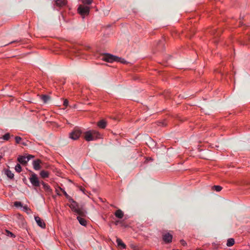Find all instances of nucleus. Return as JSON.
<instances>
[{
    "instance_id": "nucleus-1",
    "label": "nucleus",
    "mask_w": 250,
    "mask_h": 250,
    "mask_svg": "<svg viewBox=\"0 0 250 250\" xmlns=\"http://www.w3.org/2000/svg\"><path fill=\"white\" fill-rule=\"evenodd\" d=\"M100 136L99 133L94 130L86 131L83 134V137L87 141L95 140L100 138Z\"/></svg>"
},
{
    "instance_id": "nucleus-2",
    "label": "nucleus",
    "mask_w": 250,
    "mask_h": 250,
    "mask_svg": "<svg viewBox=\"0 0 250 250\" xmlns=\"http://www.w3.org/2000/svg\"><path fill=\"white\" fill-rule=\"evenodd\" d=\"M102 60L108 62H112L114 61L120 62L122 63H125V61L124 59L109 54H105L104 55Z\"/></svg>"
},
{
    "instance_id": "nucleus-3",
    "label": "nucleus",
    "mask_w": 250,
    "mask_h": 250,
    "mask_svg": "<svg viewBox=\"0 0 250 250\" xmlns=\"http://www.w3.org/2000/svg\"><path fill=\"white\" fill-rule=\"evenodd\" d=\"M82 132L79 127H75L69 133V138L72 140H77L82 134Z\"/></svg>"
},
{
    "instance_id": "nucleus-4",
    "label": "nucleus",
    "mask_w": 250,
    "mask_h": 250,
    "mask_svg": "<svg viewBox=\"0 0 250 250\" xmlns=\"http://www.w3.org/2000/svg\"><path fill=\"white\" fill-rule=\"evenodd\" d=\"M77 204L76 202L74 201H73V203L70 205V208L74 212L81 216H83L85 214L84 211L83 209L77 208Z\"/></svg>"
},
{
    "instance_id": "nucleus-5",
    "label": "nucleus",
    "mask_w": 250,
    "mask_h": 250,
    "mask_svg": "<svg viewBox=\"0 0 250 250\" xmlns=\"http://www.w3.org/2000/svg\"><path fill=\"white\" fill-rule=\"evenodd\" d=\"M29 180H30L31 183L34 187H39L40 186V181L38 179V178L37 175L35 173L31 172V175L29 178Z\"/></svg>"
},
{
    "instance_id": "nucleus-6",
    "label": "nucleus",
    "mask_w": 250,
    "mask_h": 250,
    "mask_svg": "<svg viewBox=\"0 0 250 250\" xmlns=\"http://www.w3.org/2000/svg\"><path fill=\"white\" fill-rule=\"evenodd\" d=\"M78 11L82 16H85L89 14V7L87 6L80 5L78 8Z\"/></svg>"
},
{
    "instance_id": "nucleus-7",
    "label": "nucleus",
    "mask_w": 250,
    "mask_h": 250,
    "mask_svg": "<svg viewBox=\"0 0 250 250\" xmlns=\"http://www.w3.org/2000/svg\"><path fill=\"white\" fill-rule=\"evenodd\" d=\"M172 234L168 232L165 233L163 234V239L166 243H168L171 242L172 241Z\"/></svg>"
},
{
    "instance_id": "nucleus-8",
    "label": "nucleus",
    "mask_w": 250,
    "mask_h": 250,
    "mask_svg": "<svg viewBox=\"0 0 250 250\" xmlns=\"http://www.w3.org/2000/svg\"><path fill=\"white\" fill-rule=\"evenodd\" d=\"M42 161L39 159H36L33 162V165L34 168L37 170L41 168V164Z\"/></svg>"
},
{
    "instance_id": "nucleus-9",
    "label": "nucleus",
    "mask_w": 250,
    "mask_h": 250,
    "mask_svg": "<svg viewBox=\"0 0 250 250\" xmlns=\"http://www.w3.org/2000/svg\"><path fill=\"white\" fill-rule=\"evenodd\" d=\"M35 220L39 226H40L42 228H45V223H44L43 220L42 219H41L39 217L35 216Z\"/></svg>"
},
{
    "instance_id": "nucleus-10",
    "label": "nucleus",
    "mask_w": 250,
    "mask_h": 250,
    "mask_svg": "<svg viewBox=\"0 0 250 250\" xmlns=\"http://www.w3.org/2000/svg\"><path fill=\"white\" fill-rule=\"evenodd\" d=\"M18 160L21 164L25 165L29 161V158H27V160L25 156H20L18 157Z\"/></svg>"
},
{
    "instance_id": "nucleus-11",
    "label": "nucleus",
    "mask_w": 250,
    "mask_h": 250,
    "mask_svg": "<svg viewBox=\"0 0 250 250\" xmlns=\"http://www.w3.org/2000/svg\"><path fill=\"white\" fill-rule=\"evenodd\" d=\"M41 99L44 104L48 103L51 99L49 96L45 95L41 96Z\"/></svg>"
},
{
    "instance_id": "nucleus-12",
    "label": "nucleus",
    "mask_w": 250,
    "mask_h": 250,
    "mask_svg": "<svg viewBox=\"0 0 250 250\" xmlns=\"http://www.w3.org/2000/svg\"><path fill=\"white\" fill-rule=\"evenodd\" d=\"M66 4V0H56V4L59 7H62Z\"/></svg>"
},
{
    "instance_id": "nucleus-13",
    "label": "nucleus",
    "mask_w": 250,
    "mask_h": 250,
    "mask_svg": "<svg viewBox=\"0 0 250 250\" xmlns=\"http://www.w3.org/2000/svg\"><path fill=\"white\" fill-rule=\"evenodd\" d=\"M116 242L117 243V245L119 247H121L123 249H125L126 248V245L125 244L123 243V242L122 241V240L120 239V238H117L116 239Z\"/></svg>"
},
{
    "instance_id": "nucleus-14",
    "label": "nucleus",
    "mask_w": 250,
    "mask_h": 250,
    "mask_svg": "<svg viewBox=\"0 0 250 250\" xmlns=\"http://www.w3.org/2000/svg\"><path fill=\"white\" fill-rule=\"evenodd\" d=\"M115 215L120 218L121 219L123 217L124 213L123 211L121 209H118L115 213Z\"/></svg>"
},
{
    "instance_id": "nucleus-15",
    "label": "nucleus",
    "mask_w": 250,
    "mask_h": 250,
    "mask_svg": "<svg viewBox=\"0 0 250 250\" xmlns=\"http://www.w3.org/2000/svg\"><path fill=\"white\" fill-rule=\"evenodd\" d=\"M77 219L80 224L83 226H86V221L84 219H83V218L80 216L77 217Z\"/></svg>"
},
{
    "instance_id": "nucleus-16",
    "label": "nucleus",
    "mask_w": 250,
    "mask_h": 250,
    "mask_svg": "<svg viewBox=\"0 0 250 250\" xmlns=\"http://www.w3.org/2000/svg\"><path fill=\"white\" fill-rule=\"evenodd\" d=\"M5 174L10 179H13L14 178V174L10 170H8V169L5 170Z\"/></svg>"
},
{
    "instance_id": "nucleus-17",
    "label": "nucleus",
    "mask_w": 250,
    "mask_h": 250,
    "mask_svg": "<svg viewBox=\"0 0 250 250\" xmlns=\"http://www.w3.org/2000/svg\"><path fill=\"white\" fill-rule=\"evenodd\" d=\"M42 184L43 185V188L44 189L46 192H47L48 193L51 192L52 190L50 187L47 184L44 183V182H42Z\"/></svg>"
},
{
    "instance_id": "nucleus-18",
    "label": "nucleus",
    "mask_w": 250,
    "mask_h": 250,
    "mask_svg": "<svg viewBox=\"0 0 250 250\" xmlns=\"http://www.w3.org/2000/svg\"><path fill=\"white\" fill-rule=\"evenodd\" d=\"M106 122L104 120H101L98 123V125L102 128H104L106 126Z\"/></svg>"
},
{
    "instance_id": "nucleus-19",
    "label": "nucleus",
    "mask_w": 250,
    "mask_h": 250,
    "mask_svg": "<svg viewBox=\"0 0 250 250\" xmlns=\"http://www.w3.org/2000/svg\"><path fill=\"white\" fill-rule=\"evenodd\" d=\"M40 175L42 178H45L48 177L49 173L47 171L42 170L40 172Z\"/></svg>"
},
{
    "instance_id": "nucleus-20",
    "label": "nucleus",
    "mask_w": 250,
    "mask_h": 250,
    "mask_svg": "<svg viewBox=\"0 0 250 250\" xmlns=\"http://www.w3.org/2000/svg\"><path fill=\"white\" fill-rule=\"evenodd\" d=\"M234 244V240L232 238H229L228 240L227 245L229 247L232 246Z\"/></svg>"
},
{
    "instance_id": "nucleus-21",
    "label": "nucleus",
    "mask_w": 250,
    "mask_h": 250,
    "mask_svg": "<svg viewBox=\"0 0 250 250\" xmlns=\"http://www.w3.org/2000/svg\"><path fill=\"white\" fill-rule=\"evenodd\" d=\"M15 170L18 172H20L21 171V167L19 164H18L15 167Z\"/></svg>"
},
{
    "instance_id": "nucleus-22",
    "label": "nucleus",
    "mask_w": 250,
    "mask_h": 250,
    "mask_svg": "<svg viewBox=\"0 0 250 250\" xmlns=\"http://www.w3.org/2000/svg\"><path fill=\"white\" fill-rule=\"evenodd\" d=\"M10 135L9 133H6L3 136L2 138L5 140H8L10 138Z\"/></svg>"
},
{
    "instance_id": "nucleus-23",
    "label": "nucleus",
    "mask_w": 250,
    "mask_h": 250,
    "mask_svg": "<svg viewBox=\"0 0 250 250\" xmlns=\"http://www.w3.org/2000/svg\"><path fill=\"white\" fill-rule=\"evenodd\" d=\"M82 1L83 3L86 4H90L92 2V0H82Z\"/></svg>"
},
{
    "instance_id": "nucleus-24",
    "label": "nucleus",
    "mask_w": 250,
    "mask_h": 250,
    "mask_svg": "<svg viewBox=\"0 0 250 250\" xmlns=\"http://www.w3.org/2000/svg\"><path fill=\"white\" fill-rule=\"evenodd\" d=\"M214 188L217 191H220L222 189V188L219 186H214Z\"/></svg>"
},
{
    "instance_id": "nucleus-25",
    "label": "nucleus",
    "mask_w": 250,
    "mask_h": 250,
    "mask_svg": "<svg viewBox=\"0 0 250 250\" xmlns=\"http://www.w3.org/2000/svg\"><path fill=\"white\" fill-rule=\"evenodd\" d=\"M60 189L61 191H62V192H63V194L64 195V196H65L66 198H67L68 199L70 198V196L67 194V193L65 192V191L64 190H63L62 188H60Z\"/></svg>"
},
{
    "instance_id": "nucleus-26",
    "label": "nucleus",
    "mask_w": 250,
    "mask_h": 250,
    "mask_svg": "<svg viewBox=\"0 0 250 250\" xmlns=\"http://www.w3.org/2000/svg\"><path fill=\"white\" fill-rule=\"evenodd\" d=\"M21 138L19 136H16L15 137V141L17 144H20L21 143Z\"/></svg>"
},
{
    "instance_id": "nucleus-27",
    "label": "nucleus",
    "mask_w": 250,
    "mask_h": 250,
    "mask_svg": "<svg viewBox=\"0 0 250 250\" xmlns=\"http://www.w3.org/2000/svg\"><path fill=\"white\" fill-rule=\"evenodd\" d=\"M6 232H7V235L8 236H10V237H15V235L12 233V232H10L8 230H6Z\"/></svg>"
},
{
    "instance_id": "nucleus-28",
    "label": "nucleus",
    "mask_w": 250,
    "mask_h": 250,
    "mask_svg": "<svg viewBox=\"0 0 250 250\" xmlns=\"http://www.w3.org/2000/svg\"><path fill=\"white\" fill-rule=\"evenodd\" d=\"M14 205L17 207H20L21 206V203L20 202H15Z\"/></svg>"
},
{
    "instance_id": "nucleus-29",
    "label": "nucleus",
    "mask_w": 250,
    "mask_h": 250,
    "mask_svg": "<svg viewBox=\"0 0 250 250\" xmlns=\"http://www.w3.org/2000/svg\"><path fill=\"white\" fill-rule=\"evenodd\" d=\"M68 104V101L66 99L63 102V105L65 106H67Z\"/></svg>"
},
{
    "instance_id": "nucleus-30",
    "label": "nucleus",
    "mask_w": 250,
    "mask_h": 250,
    "mask_svg": "<svg viewBox=\"0 0 250 250\" xmlns=\"http://www.w3.org/2000/svg\"><path fill=\"white\" fill-rule=\"evenodd\" d=\"M34 156L31 155H29L27 156H25V158H26V159L27 160V158H29V160H30L31 158H33Z\"/></svg>"
},
{
    "instance_id": "nucleus-31",
    "label": "nucleus",
    "mask_w": 250,
    "mask_h": 250,
    "mask_svg": "<svg viewBox=\"0 0 250 250\" xmlns=\"http://www.w3.org/2000/svg\"><path fill=\"white\" fill-rule=\"evenodd\" d=\"M181 243L183 246H185L187 244L186 242L183 240H181Z\"/></svg>"
},
{
    "instance_id": "nucleus-32",
    "label": "nucleus",
    "mask_w": 250,
    "mask_h": 250,
    "mask_svg": "<svg viewBox=\"0 0 250 250\" xmlns=\"http://www.w3.org/2000/svg\"><path fill=\"white\" fill-rule=\"evenodd\" d=\"M56 192L58 195H60V193L59 192L58 189H56Z\"/></svg>"
},
{
    "instance_id": "nucleus-33",
    "label": "nucleus",
    "mask_w": 250,
    "mask_h": 250,
    "mask_svg": "<svg viewBox=\"0 0 250 250\" xmlns=\"http://www.w3.org/2000/svg\"><path fill=\"white\" fill-rule=\"evenodd\" d=\"M21 144H22V145H24V146H26V143H24V142H22V143H21Z\"/></svg>"
},
{
    "instance_id": "nucleus-34",
    "label": "nucleus",
    "mask_w": 250,
    "mask_h": 250,
    "mask_svg": "<svg viewBox=\"0 0 250 250\" xmlns=\"http://www.w3.org/2000/svg\"><path fill=\"white\" fill-rule=\"evenodd\" d=\"M24 208L25 209H27V207H24Z\"/></svg>"
}]
</instances>
